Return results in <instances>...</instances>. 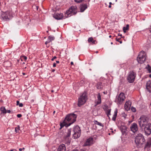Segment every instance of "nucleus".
<instances>
[{
  "label": "nucleus",
  "mask_w": 151,
  "mask_h": 151,
  "mask_svg": "<svg viewBox=\"0 0 151 151\" xmlns=\"http://www.w3.org/2000/svg\"><path fill=\"white\" fill-rule=\"evenodd\" d=\"M14 15L12 10H3L1 12V17L5 21H8Z\"/></svg>",
  "instance_id": "nucleus-1"
},
{
  "label": "nucleus",
  "mask_w": 151,
  "mask_h": 151,
  "mask_svg": "<svg viewBox=\"0 0 151 151\" xmlns=\"http://www.w3.org/2000/svg\"><path fill=\"white\" fill-rule=\"evenodd\" d=\"M77 117V115L73 113L68 114L66 116L64 122H68L67 126H69L76 121Z\"/></svg>",
  "instance_id": "nucleus-2"
},
{
  "label": "nucleus",
  "mask_w": 151,
  "mask_h": 151,
  "mask_svg": "<svg viewBox=\"0 0 151 151\" xmlns=\"http://www.w3.org/2000/svg\"><path fill=\"white\" fill-rule=\"evenodd\" d=\"M143 135L140 133L137 134L135 139V142L138 147H140L145 142Z\"/></svg>",
  "instance_id": "nucleus-3"
},
{
  "label": "nucleus",
  "mask_w": 151,
  "mask_h": 151,
  "mask_svg": "<svg viewBox=\"0 0 151 151\" xmlns=\"http://www.w3.org/2000/svg\"><path fill=\"white\" fill-rule=\"evenodd\" d=\"M87 99V96L86 92L83 93L78 98V106L80 107L83 105Z\"/></svg>",
  "instance_id": "nucleus-4"
},
{
  "label": "nucleus",
  "mask_w": 151,
  "mask_h": 151,
  "mask_svg": "<svg viewBox=\"0 0 151 151\" xmlns=\"http://www.w3.org/2000/svg\"><path fill=\"white\" fill-rule=\"evenodd\" d=\"M138 122L141 129H142L144 127L149 123L147 118L144 116L140 117L138 119Z\"/></svg>",
  "instance_id": "nucleus-5"
},
{
  "label": "nucleus",
  "mask_w": 151,
  "mask_h": 151,
  "mask_svg": "<svg viewBox=\"0 0 151 151\" xmlns=\"http://www.w3.org/2000/svg\"><path fill=\"white\" fill-rule=\"evenodd\" d=\"M146 58L145 53L143 51L140 52L137 58V60L139 63L142 64L145 61Z\"/></svg>",
  "instance_id": "nucleus-6"
},
{
  "label": "nucleus",
  "mask_w": 151,
  "mask_h": 151,
  "mask_svg": "<svg viewBox=\"0 0 151 151\" xmlns=\"http://www.w3.org/2000/svg\"><path fill=\"white\" fill-rule=\"evenodd\" d=\"M73 134V137L74 139L78 138L81 135V132L80 128L78 126H77L74 127Z\"/></svg>",
  "instance_id": "nucleus-7"
},
{
  "label": "nucleus",
  "mask_w": 151,
  "mask_h": 151,
  "mask_svg": "<svg viewBox=\"0 0 151 151\" xmlns=\"http://www.w3.org/2000/svg\"><path fill=\"white\" fill-rule=\"evenodd\" d=\"M141 129L144 130V131L146 135H149L151 134V124L148 123Z\"/></svg>",
  "instance_id": "nucleus-8"
},
{
  "label": "nucleus",
  "mask_w": 151,
  "mask_h": 151,
  "mask_svg": "<svg viewBox=\"0 0 151 151\" xmlns=\"http://www.w3.org/2000/svg\"><path fill=\"white\" fill-rule=\"evenodd\" d=\"M71 129H70L68 130L67 134L65 135L64 138L65 139V143L67 145H69L70 143V140L69 139V138L70 136Z\"/></svg>",
  "instance_id": "nucleus-9"
},
{
  "label": "nucleus",
  "mask_w": 151,
  "mask_h": 151,
  "mask_svg": "<svg viewBox=\"0 0 151 151\" xmlns=\"http://www.w3.org/2000/svg\"><path fill=\"white\" fill-rule=\"evenodd\" d=\"M135 77V74L133 71L130 72L127 77L128 82L130 83H133L134 81Z\"/></svg>",
  "instance_id": "nucleus-10"
},
{
  "label": "nucleus",
  "mask_w": 151,
  "mask_h": 151,
  "mask_svg": "<svg viewBox=\"0 0 151 151\" xmlns=\"http://www.w3.org/2000/svg\"><path fill=\"white\" fill-rule=\"evenodd\" d=\"M125 97L124 93H121L120 94L116 96V101H117V102L119 104H122L123 102Z\"/></svg>",
  "instance_id": "nucleus-11"
},
{
  "label": "nucleus",
  "mask_w": 151,
  "mask_h": 151,
  "mask_svg": "<svg viewBox=\"0 0 151 151\" xmlns=\"http://www.w3.org/2000/svg\"><path fill=\"white\" fill-rule=\"evenodd\" d=\"M77 13L76 10H67L65 14V18H67L72 15H75Z\"/></svg>",
  "instance_id": "nucleus-12"
},
{
  "label": "nucleus",
  "mask_w": 151,
  "mask_h": 151,
  "mask_svg": "<svg viewBox=\"0 0 151 151\" xmlns=\"http://www.w3.org/2000/svg\"><path fill=\"white\" fill-rule=\"evenodd\" d=\"M53 17L57 20H61L63 18V13L56 12L53 14Z\"/></svg>",
  "instance_id": "nucleus-13"
},
{
  "label": "nucleus",
  "mask_w": 151,
  "mask_h": 151,
  "mask_svg": "<svg viewBox=\"0 0 151 151\" xmlns=\"http://www.w3.org/2000/svg\"><path fill=\"white\" fill-rule=\"evenodd\" d=\"M93 139L92 137H90L85 142L83 146H89L93 144Z\"/></svg>",
  "instance_id": "nucleus-14"
},
{
  "label": "nucleus",
  "mask_w": 151,
  "mask_h": 151,
  "mask_svg": "<svg viewBox=\"0 0 151 151\" xmlns=\"http://www.w3.org/2000/svg\"><path fill=\"white\" fill-rule=\"evenodd\" d=\"M120 129L123 135H126L127 133V127L124 125H121L120 127Z\"/></svg>",
  "instance_id": "nucleus-15"
},
{
  "label": "nucleus",
  "mask_w": 151,
  "mask_h": 151,
  "mask_svg": "<svg viewBox=\"0 0 151 151\" xmlns=\"http://www.w3.org/2000/svg\"><path fill=\"white\" fill-rule=\"evenodd\" d=\"M130 128L131 130L134 133L137 132L138 130L137 125L135 123L132 124L130 126Z\"/></svg>",
  "instance_id": "nucleus-16"
},
{
  "label": "nucleus",
  "mask_w": 151,
  "mask_h": 151,
  "mask_svg": "<svg viewBox=\"0 0 151 151\" xmlns=\"http://www.w3.org/2000/svg\"><path fill=\"white\" fill-rule=\"evenodd\" d=\"M146 88L149 92L151 93V81H149L147 82Z\"/></svg>",
  "instance_id": "nucleus-17"
},
{
  "label": "nucleus",
  "mask_w": 151,
  "mask_h": 151,
  "mask_svg": "<svg viewBox=\"0 0 151 151\" xmlns=\"http://www.w3.org/2000/svg\"><path fill=\"white\" fill-rule=\"evenodd\" d=\"M131 104V103L130 101H127L124 105V108L127 111L129 110L130 108Z\"/></svg>",
  "instance_id": "nucleus-18"
},
{
  "label": "nucleus",
  "mask_w": 151,
  "mask_h": 151,
  "mask_svg": "<svg viewBox=\"0 0 151 151\" xmlns=\"http://www.w3.org/2000/svg\"><path fill=\"white\" fill-rule=\"evenodd\" d=\"M66 150L65 145L64 144L59 145L58 149V151H65Z\"/></svg>",
  "instance_id": "nucleus-19"
},
{
  "label": "nucleus",
  "mask_w": 151,
  "mask_h": 151,
  "mask_svg": "<svg viewBox=\"0 0 151 151\" xmlns=\"http://www.w3.org/2000/svg\"><path fill=\"white\" fill-rule=\"evenodd\" d=\"M117 109H116L114 111V114L112 118V119L113 121H115L116 120V119L117 116Z\"/></svg>",
  "instance_id": "nucleus-20"
},
{
  "label": "nucleus",
  "mask_w": 151,
  "mask_h": 151,
  "mask_svg": "<svg viewBox=\"0 0 151 151\" xmlns=\"http://www.w3.org/2000/svg\"><path fill=\"white\" fill-rule=\"evenodd\" d=\"M96 87L98 89H101L103 87L102 83L101 82H98L96 85Z\"/></svg>",
  "instance_id": "nucleus-21"
},
{
  "label": "nucleus",
  "mask_w": 151,
  "mask_h": 151,
  "mask_svg": "<svg viewBox=\"0 0 151 151\" xmlns=\"http://www.w3.org/2000/svg\"><path fill=\"white\" fill-rule=\"evenodd\" d=\"M151 145V138H150L148 139L147 143L145 145V147H149Z\"/></svg>",
  "instance_id": "nucleus-22"
},
{
  "label": "nucleus",
  "mask_w": 151,
  "mask_h": 151,
  "mask_svg": "<svg viewBox=\"0 0 151 151\" xmlns=\"http://www.w3.org/2000/svg\"><path fill=\"white\" fill-rule=\"evenodd\" d=\"M88 6L87 4H83L80 6V9H86L87 8Z\"/></svg>",
  "instance_id": "nucleus-23"
},
{
  "label": "nucleus",
  "mask_w": 151,
  "mask_h": 151,
  "mask_svg": "<svg viewBox=\"0 0 151 151\" xmlns=\"http://www.w3.org/2000/svg\"><path fill=\"white\" fill-rule=\"evenodd\" d=\"M67 123V122H65L64 120L63 123H61L60 124V129L63 127L64 126L66 127H68V126H67L68 123Z\"/></svg>",
  "instance_id": "nucleus-24"
},
{
  "label": "nucleus",
  "mask_w": 151,
  "mask_h": 151,
  "mask_svg": "<svg viewBox=\"0 0 151 151\" xmlns=\"http://www.w3.org/2000/svg\"><path fill=\"white\" fill-rule=\"evenodd\" d=\"M0 110L1 111V114H5L6 113V109L4 106H2L1 107Z\"/></svg>",
  "instance_id": "nucleus-25"
},
{
  "label": "nucleus",
  "mask_w": 151,
  "mask_h": 151,
  "mask_svg": "<svg viewBox=\"0 0 151 151\" xmlns=\"http://www.w3.org/2000/svg\"><path fill=\"white\" fill-rule=\"evenodd\" d=\"M129 24H127L126 27H123V30L124 33L126 32L127 30H128L129 29Z\"/></svg>",
  "instance_id": "nucleus-26"
},
{
  "label": "nucleus",
  "mask_w": 151,
  "mask_h": 151,
  "mask_svg": "<svg viewBox=\"0 0 151 151\" xmlns=\"http://www.w3.org/2000/svg\"><path fill=\"white\" fill-rule=\"evenodd\" d=\"M94 123L95 124L99 125L101 126L102 127H103L104 126L103 124H101V123L99 122L96 120L94 121Z\"/></svg>",
  "instance_id": "nucleus-27"
},
{
  "label": "nucleus",
  "mask_w": 151,
  "mask_h": 151,
  "mask_svg": "<svg viewBox=\"0 0 151 151\" xmlns=\"http://www.w3.org/2000/svg\"><path fill=\"white\" fill-rule=\"evenodd\" d=\"M55 38L54 36L50 35L48 37V39L51 42L52 40H54Z\"/></svg>",
  "instance_id": "nucleus-28"
},
{
  "label": "nucleus",
  "mask_w": 151,
  "mask_h": 151,
  "mask_svg": "<svg viewBox=\"0 0 151 151\" xmlns=\"http://www.w3.org/2000/svg\"><path fill=\"white\" fill-rule=\"evenodd\" d=\"M77 7L76 6H72L70 7L68 9H77Z\"/></svg>",
  "instance_id": "nucleus-29"
},
{
  "label": "nucleus",
  "mask_w": 151,
  "mask_h": 151,
  "mask_svg": "<svg viewBox=\"0 0 151 151\" xmlns=\"http://www.w3.org/2000/svg\"><path fill=\"white\" fill-rule=\"evenodd\" d=\"M15 132L17 133L20 130V127L19 125L17 126L15 128Z\"/></svg>",
  "instance_id": "nucleus-30"
},
{
  "label": "nucleus",
  "mask_w": 151,
  "mask_h": 151,
  "mask_svg": "<svg viewBox=\"0 0 151 151\" xmlns=\"http://www.w3.org/2000/svg\"><path fill=\"white\" fill-rule=\"evenodd\" d=\"M111 109H109L106 112V114L107 115V116L109 117V118H110V117H109V115H111Z\"/></svg>",
  "instance_id": "nucleus-31"
},
{
  "label": "nucleus",
  "mask_w": 151,
  "mask_h": 151,
  "mask_svg": "<svg viewBox=\"0 0 151 151\" xmlns=\"http://www.w3.org/2000/svg\"><path fill=\"white\" fill-rule=\"evenodd\" d=\"M97 99L98 101H101V96L100 93H99L98 94L97 96Z\"/></svg>",
  "instance_id": "nucleus-32"
},
{
  "label": "nucleus",
  "mask_w": 151,
  "mask_h": 151,
  "mask_svg": "<svg viewBox=\"0 0 151 151\" xmlns=\"http://www.w3.org/2000/svg\"><path fill=\"white\" fill-rule=\"evenodd\" d=\"M33 9H38L39 7L38 6H37L35 5H33L32 6Z\"/></svg>",
  "instance_id": "nucleus-33"
},
{
  "label": "nucleus",
  "mask_w": 151,
  "mask_h": 151,
  "mask_svg": "<svg viewBox=\"0 0 151 151\" xmlns=\"http://www.w3.org/2000/svg\"><path fill=\"white\" fill-rule=\"evenodd\" d=\"M93 40V37H90L88 39V42H92Z\"/></svg>",
  "instance_id": "nucleus-34"
},
{
  "label": "nucleus",
  "mask_w": 151,
  "mask_h": 151,
  "mask_svg": "<svg viewBox=\"0 0 151 151\" xmlns=\"http://www.w3.org/2000/svg\"><path fill=\"white\" fill-rule=\"evenodd\" d=\"M101 101H98L95 102V106H96L98 105L101 104Z\"/></svg>",
  "instance_id": "nucleus-35"
},
{
  "label": "nucleus",
  "mask_w": 151,
  "mask_h": 151,
  "mask_svg": "<svg viewBox=\"0 0 151 151\" xmlns=\"http://www.w3.org/2000/svg\"><path fill=\"white\" fill-rule=\"evenodd\" d=\"M131 109L132 111L133 112H135L136 111V108L133 106H132L131 107Z\"/></svg>",
  "instance_id": "nucleus-36"
},
{
  "label": "nucleus",
  "mask_w": 151,
  "mask_h": 151,
  "mask_svg": "<svg viewBox=\"0 0 151 151\" xmlns=\"http://www.w3.org/2000/svg\"><path fill=\"white\" fill-rule=\"evenodd\" d=\"M84 0H74V1L76 2L80 3L81 2H82V1H83Z\"/></svg>",
  "instance_id": "nucleus-37"
},
{
  "label": "nucleus",
  "mask_w": 151,
  "mask_h": 151,
  "mask_svg": "<svg viewBox=\"0 0 151 151\" xmlns=\"http://www.w3.org/2000/svg\"><path fill=\"white\" fill-rule=\"evenodd\" d=\"M148 70L149 71V73L151 72V67L149 65H148Z\"/></svg>",
  "instance_id": "nucleus-38"
},
{
  "label": "nucleus",
  "mask_w": 151,
  "mask_h": 151,
  "mask_svg": "<svg viewBox=\"0 0 151 151\" xmlns=\"http://www.w3.org/2000/svg\"><path fill=\"white\" fill-rule=\"evenodd\" d=\"M72 151H85V150L83 149H81L80 150H78L76 149H75L73 150Z\"/></svg>",
  "instance_id": "nucleus-39"
},
{
  "label": "nucleus",
  "mask_w": 151,
  "mask_h": 151,
  "mask_svg": "<svg viewBox=\"0 0 151 151\" xmlns=\"http://www.w3.org/2000/svg\"><path fill=\"white\" fill-rule=\"evenodd\" d=\"M22 57L25 61L27 59V57L25 55H23L22 56Z\"/></svg>",
  "instance_id": "nucleus-40"
},
{
  "label": "nucleus",
  "mask_w": 151,
  "mask_h": 151,
  "mask_svg": "<svg viewBox=\"0 0 151 151\" xmlns=\"http://www.w3.org/2000/svg\"><path fill=\"white\" fill-rule=\"evenodd\" d=\"M22 116V115L21 114H18L17 115V116L18 118H20Z\"/></svg>",
  "instance_id": "nucleus-41"
},
{
  "label": "nucleus",
  "mask_w": 151,
  "mask_h": 151,
  "mask_svg": "<svg viewBox=\"0 0 151 151\" xmlns=\"http://www.w3.org/2000/svg\"><path fill=\"white\" fill-rule=\"evenodd\" d=\"M57 58V57L56 56H55L54 57H53V58H52V59H51V60L53 61L55 59Z\"/></svg>",
  "instance_id": "nucleus-42"
},
{
  "label": "nucleus",
  "mask_w": 151,
  "mask_h": 151,
  "mask_svg": "<svg viewBox=\"0 0 151 151\" xmlns=\"http://www.w3.org/2000/svg\"><path fill=\"white\" fill-rule=\"evenodd\" d=\"M50 42V41L48 40L47 39V40L45 42V44H47L48 43Z\"/></svg>",
  "instance_id": "nucleus-43"
},
{
  "label": "nucleus",
  "mask_w": 151,
  "mask_h": 151,
  "mask_svg": "<svg viewBox=\"0 0 151 151\" xmlns=\"http://www.w3.org/2000/svg\"><path fill=\"white\" fill-rule=\"evenodd\" d=\"M19 106L20 107H22L23 106V104L22 103H19Z\"/></svg>",
  "instance_id": "nucleus-44"
},
{
  "label": "nucleus",
  "mask_w": 151,
  "mask_h": 151,
  "mask_svg": "<svg viewBox=\"0 0 151 151\" xmlns=\"http://www.w3.org/2000/svg\"><path fill=\"white\" fill-rule=\"evenodd\" d=\"M25 149L23 147L22 148H20L19 149V151H22V150H24Z\"/></svg>",
  "instance_id": "nucleus-45"
},
{
  "label": "nucleus",
  "mask_w": 151,
  "mask_h": 151,
  "mask_svg": "<svg viewBox=\"0 0 151 151\" xmlns=\"http://www.w3.org/2000/svg\"><path fill=\"white\" fill-rule=\"evenodd\" d=\"M6 113H9L11 112V111L10 110H7V111H6Z\"/></svg>",
  "instance_id": "nucleus-46"
},
{
  "label": "nucleus",
  "mask_w": 151,
  "mask_h": 151,
  "mask_svg": "<svg viewBox=\"0 0 151 151\" xmlns=\"http://www.w3.org/2000/svg\"><path fill=\"white\" fill-rule=\"evenodd\" d=\"M56 66V63H54L53 64V67H55Z\"/></svg>",
  "instance_id": "nucleus-47"
},
{
  "label": "nucleus",
  "mask_w": 151,
  "mask_h": 151,
  "mask_svg": "<svg viewBox=\"0 0 151 151\" xmlns=\"http://www.w3.org/2000/svg\"><path fill=\"white\" fill-rule=\"evenodd\" d=\"M120 38H116V41L118 42V41H119V40L120 39Z\"/></svg>",
  "instance_id": "nucleus-48"
},
{
  "label": "nucleus",
  "mask_w": 151,
  "mask_h": 151,
  "mask_svg": "<svg viewBox=\"0 0 151 151\" xmlns=\"http://www.w3.org/2000/svg\"><path fill=\"white\" fill-rule=\"evenodd\" d=\"M19 102L18 101H17V105H19Z\"/></svg>",
  "instance_id": "nucleus-49"
},
{
  "label": "nucleus",
  "mask_w": 151,
  "mask_h": 151,
  "mask_svg": "<svg viewBox=\"0 0 151 151\" xmlns=\"http://www.w3.org/2000/svg\"><path fill=\"white\" fill-rule=\"evenodd\" d=\"M95 42H96V40H93V41L92 42H92V43L93 44H95Z\"/></svg>",
  "instance_id": "nucleus-50"
},
{
  "label": "nucleus",
  "mask_w": 151,
  "mask_h": 151,
  "mask_svg": "<svg viewBox=\"0 0 151 151\" xmlns=\"http://www.w3.org/2000/svg\"><path fill=\"white\" fill-rule=\"evenodd\" d=\"M103 93L104 94H106L107 93V92L106 91H104L103 92Z\"/></svg>",
  "instance_id": "nucleus-51"
},
{
  "label": "nucleus",
  "mask_w": 151,
  "mask_h": 151,
  "mask_svg": "<svg viewBox=\"0 0 151 151\" xmlns=\"http://www.w3.org/2000/svg\"><path fill=\"white\" fill-rule=\"evenodd\" d=\"M85 10H80V12H84Z\"/></svg>",
  "instance_id": "nucleus-52"
},
{
  "label": "nucleus",
  "mask_w": 151,
  "mask_h": 151,
  "mask_svg": "<svg viewBox=\"0 0 151 151\" xmlns=\"http://www.w3.org/2000/svg\"><path fill=\"white\" fill-rule=\"evenodd\" d=\"M70 64L71 65H73V62H71L70 63Z\"/></svg>",
  "instance_id": "nucleus-53"
},
{
  "label": "nucleus",
  "mask_w": 151,
  "mask_h": 151,
  "mask_svg": "<svg viewBox=\"0 0 151 151\" xmlns=\"http://www.w3.org/2000/svg\"><path fill=\"white\" fill-rule=\"evenodd\" d=\"M55 71V69H52V72H54Z\"/></svg>",
  "instance_id": "nucleus-54"
},
{
  "label": "nucleus",
  "mask_w": 151,
  "mask_h": 151,
  "mask_svg": "<svg viewBox=\"0 0 151 151\" xmlns=\"http://www.w3.org/2000/svg\"><path fill=\"white\" fill-rule=\"evenodd\" d=\"M118 42H119L120 43V44H122V41H120L119 40V41H118Z\"/></svg>",
  "instance_id": "nucleus-55"
},
{
  "label": "nucleus",
  "mask_w": 151,
  "mask_h": 151,
  "mask_svg": "<svg viewBox=\"0 0 151 151\" xmlns=\"http://www.w3.org/2000/svg\"><path fill=\"white\" fill-rule=\"evenodd\" d=\"M125 115H123V116H124V118H125L126 117L127 115H126L125 114H124Z\"/></svg>",
  "instance_id": "nucleus-56"
},
{
  "label": "nucleus",
  "mask_w": 151,
  "mask_h": 151,
  "mask_svg": "<svg viewBox=\"0 0 151 151\" xmlns=\"http://www.w3.org/2000/svg\"><path fill=\"white\" fill-rule=\"evenodd\" d=\"M56 63H59V62H59V61L57 60V61H56Z\"/></svg>",
  "instance_id": "nucleus-57"
},
{
  "label": "nucleus",
  "mask_w": 151,
  "mask_h": 151,
  "mask_svg": "<svg viewBox=\"0 0 151 151\" xmlns=\"http://www.w3.org/2000/svg\"><path fill=\"white\" fill-rule=\"evenodd\" d=\"M118 35L119 36H122V34H119Z\"/></svg>",
  "instance_id": "nucleus-58"
},
{
  "label": "nucleus",
  "mask_w": 151,
  "mask_h": 151,
  "mask_svg": "<svg viewBox=\"0 0 151 151\" xmlns=\"http://www.w3.org/2000/svg\"><path fill=\"white\" fill-rule=\"evenodd\" d=\"M20 59H21V60L22 61V59H23V58H22V57H21L20 58Z\"/></svg>",
  "instance_id": "nucleus-59"
},
{
  "label": "nucleus",
  "mask_w": 151,
  "mask_h": 151,
  "mask_svg": "<svg viewBox=\"0 0 151 151\" xmlns=\"http://www.w3.org/2000/svg\"><path fill=\"white\" fill-rule=\"evenodd\" d=\"M81 83H84V81L82 80L81 81Z\"/></svg>",
  "instance_id": "nucleus-60"
},
{
  "label": "nucleus",
  "mask_w": 151,
  "mask_h": 151,
  "mask_svg": "<svg viewBox=\"0 0 151 151\" xmlns=\"http://www.w3.org/2000/svg\"><path fill=\"white\" fill-rule=\"evenodd\" d=\"M109 8H110L111 7V5H109Z\"/></svg>",
  "instance_id": "nucleus-61"
},
{
  "label": "nucleus",
  "mask_w": 151,
  "mask_h": 151,
  "mask_svg": "<svg viewBox=\"0 0 151 151\" xmlns=\"http://www.w3.org/2000/svg\"><path fill=\"white\" fill-rule=\"evenodd\" d=\"M109 38H111V35H109Z\"/></svg>",
  "instance_id": "nucleus-62"
},
{
  "label": "nucleus",
  "mask_w": 151,
  "mask_h": 151,
  "mask_svg": "<svg viewBox=\"0 0 151 151\" xmlns=\"http://www.w3.org/2000/svg\"><path fill=\"white\" fill-rule=\"evenodd\" d=\"M109 5H111V2H109Z\"/></svg>",
  "instance_id": "nucleus-63"
},
{
  "label": "nucleus",
  "mask_w": 151,
  "mask_h": 151,
  "mask_svg": "<svg viewBox=\"0 0 151 151\" xmlns=\"http://www.w3.org/2000/svg\"><path fill=\"white\" fill-rule=\"evenodd\" d=\"M150 32H151V28H150Z\"/></svg>",
  "instance_id": "nucleus-64"
}]
</instances>
